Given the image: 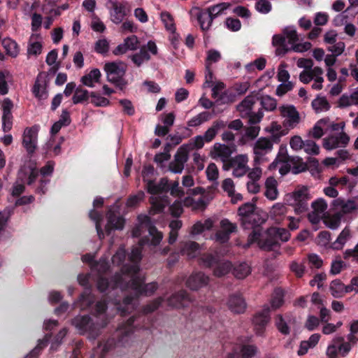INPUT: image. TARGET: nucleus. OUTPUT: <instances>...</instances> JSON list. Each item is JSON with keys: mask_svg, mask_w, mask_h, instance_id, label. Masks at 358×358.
Wrapping results in <instances>:
<instances>
[{"mask_svg": "<svg viewBox=\"0 0 358 358\" xmlns=\"http://www.w3.org/2000/svg\"><path fill=\"white\" fill-rule=\"evenodd\" d=\"M145 243V240H141L139 245L131 250L129 258L132 265H124L120 273H116L110 282L103 277H101L97 282V288L101 292L117 287L122 291L131 290L134 292L133 296H126L122 303L114 302L117 310L122 315L130 313L135 309V299L137 297L141 295L150 296L158 288L157 283L155 282L144 284L145 278L139 273L138 263L141 259V248Z\"/></svg>", "mask_w": 358, "mask_h": 358, "instance_id": "obj_1", "label": "nucleus"}, {"mask_svg": "<svg viewBox=\"0 0 358 358\" xmlns=\"http://www.w3.org/2000/svg\"><path fill=\"white\" fill-rule=\"evenodd\" d=\"M154 174V168L149 166H145L142 171L143 181L146 182V189L149 193L152 194L150 197L151 208L149 211L150 215L162 213L164 208L169 204L168 200L164 197L157 196L160 191L168 189V179L162 178L158 184L155 183L150 176Z\"/></svg>", "mask_w": 358, "mask_h": 358, "instance_id": "obj_2", "label": "nucleus"}, {"mask_svg": "<svg viewBox=\"0 0 358 358\" xmlns=\"http://www.w3.org/2000/svg\"><path fill=\"white\" fill-rule=\"evenodd\" d=\"M259 228H256L249 235L248 245L257 242L258 246L264 250H275L280 248L279 241L287 242L291 237V234L285 228L271 227L269 228L264 238H262Z\"/></svg>", "mask_w": 358, "mask_h": 358, "instance_id": "obj_3", "label": "nucleus"}, {"mask_svg": "<svg viewBox=\"0 0 358 358\" xmlns=\"http://www.w3.org/2000/svg\"><path fill=\"white\" fill-rule=\"evenodd\" d=\"M102 321L92 322L89 316H78L73 320V324L79 330L80 334H88L89 338L94 339L99 334L101 328L104 327L108 320L103 315Z\"/></svg>", "mask_w": 358, "mask_h": 358, "instance_id": "obj_4", "label": "nucleus"}, {"mask_svg": "<svg viewBox=\"0 0 358 358\" xmlns=\"http://www.w3.org/2000/svg\"><path fill=\"white\" fill-rule=\"evenodd\" d=\"M309 199L308 189L303 186L287 194L285 199L289 206L294 207L295 213L300 214L308 209L307 201Z\"/></svg>", "mask_w": 358, "mask_h": 358, "instance_id": "obj_5", "label": "nucleus"}, {"mask_svg": "<svg viewBox=\"0 0 358 358\" xmlns=\"http://www.w3.org/2000/svg\"><path fill=\"white\" fill-rule=\"evenodd\" d=\"M103 70L106 73L108 82L118 86L125 85L123 77L126 71V66L121 62H111L105 64Z\"/></svg>", "mask_w": 358, "mask_h": 358, "instance_id": "obj_6", "label": "nucleus"}, {"mask_svg": "<svg viewBox=\"0 0 358 358\" xmlns=\"http://www.w3.org/2000/svg\"><path fill=\"white\" fill-rule=\"evenodd\" d=\"M239 215L241 217V223L245 229L259 228L258 226L263 222L257 213L255 212V205L250 203H245L238 209Z\"/></svg>", "mask_w": 358, "mask_h": 358, "instance_id": "obj_7", "label": "nucleus"}, {"mask_svg": "<svg viewBox=\"0 0 358 358\" xmlns=\"http://www.w3.org/2000/svg\"><path fill=\"white\" fill-rule=\"evenodd\" d=\"M324 71L322 68L315 66L310 70L302 71L299 76V80L303 84H308L311 81L313 83L311 87L314 90H320L323 87V83L324 81L323 78Z\"/></svg>", "mask_w": 358, "mask_h": 358, "instance_id": "obj_8", "label": "nucleus"}, {"mask_svg": "<svg viewBox=\"0 0 358 358\" xmlns=\"http://www.w3.org/2000/svg\"><path fill=\"white\" fill-rule=\"evenodd\" d=\"M280 116L284 119L283 127L292 129L297 127L301 121L299 113L292 105H284L279 107Z\"/></svg>", "mask_w": 358, "mask_h": 358, "instance_id": "obj_9", "label": "nucleus"}, {"mask_svg": "<svg viewBox=\"0 0 358 358\" xmlns=\"http://www.w3.org/2000/svg\"><path fill=\"white\" fill-rule=\"evenodd\" d=\"M283 34L285 40H287L292 49L295 52H305L310 49L312 46L309 42L298 43L299 41V36L294 27H285L283 30Z\"/></svg>", "mask_w": 358, "mask_h": 358, "instance_id": "obj_10", "label": "nucleus"}, {"mask_svg": "<svg viewBox=\"0 0 358 358\" xmlns=\"http://www.w3.org/2000/svg\"><path fill=\"white\" fill-rule=\"evenodd\" d=\"M158 48L156 43L150 41L146 45L141 46L140 51L131 56V59L137 66H140L144 62L150 59L151 55H157Z\"/></svg>", "mask_w": 358, "mask_h": 358, "instance_id": "obj_11", "label": "nucleus"}, {"mask_svg": "<svg viewBox=\"0 0 358 358\" xmlns=\"http://www.w3.org/2000/svg\"><path fill=\"white\" fill-rule=\"evenodd\" d=\"M273 149V142L264 137L259 138L253 145L252 150L255 155L254 162L255 165L260 164L266 159L264 156Z\"/></svg>", "mask_w": 358, "mask_h": 358, "instance_id": "obj_12", "label": "nucleus"}, {"mask_svg": "<svg viewBox=\"0 0 358 358\" xmlns=\"http://www.w3.org/2000/svg\"><path fill=\"white\" fill-rule=\"evenodd\" d=\"M106 6L109 10L110 20L116 24H120L127 15L125 5L118 0H106Z\"/></svg>", "mask_w": 358, "mask_h": 358, "instance_id": "obj_13", "label": "nucleus"}, {"mask_svg": "<svg viewBox=\"0 0 358 358\" xmlns=\"http://www.w3.org/2000/svg\"><path fill=\"white\" fill-rule=\"evenodd\" d=\"M39 126L35 125L24 129L22 137V145L28 153L32 154L37 148Z\"/></svg>", "mask_w": 358, "mask_h": 358, "instance_id": "obj_14", "label": "nucleus"}, {"mask_svg": "<svg viewBox=\"0 0 358 358\" xmlns=\"http://www.w3.org/2000/svg\"><path fill=\"white\" fill-rule=\"evenodd\" d=\"M209 282V277L201 271L193 272L187 279L186 285L190 289L196 291L206 287Z\"/></svg>", "mask_w": 358, "mask_h": 358, "instance_id": "obj_15", "label": "nucleus"}, {"mask_svg": "<svg viewBox=\"0 0 358 358\" xmlns=\"http://www.w3.org/2000/svg\"><path fill=\"white\" fill-rule=\"evenodd\" d=\"M248 157L247 155H238L231 160L233 176L242 177L248 171Z\"/></svg>", "mask_w": 358, "mask_h": 358, "instance_id": "obj_16", "label": "nucleus"}, {"mask_svg": "<svg viewBox=\"0 0 358 358\" xmlns=\"http://www.w3.org/2000/svg\"><path fill=\"white\" fill-rule=\"evenodd\" d=\"M350 141L349 136L343 131L336 135H331L323 140V146L331 150L338 147L345 146Z\"/></svg>", "mask_w": 358, "mask_h": 358, "instance_id": "obj_17", "label": "nucleus"}, {"mask_svg": "<svg viewBox=\"0 0 358 358\" xmlns=\"http://www.w3.org/2000/svg\"><path fill=\"white\" fill-rule=\"evenodd\" d=\"M313 210L308 214V220L313 224H317L324 216L327 203L323 199H318L312 203Z\"/></svg>", "mask_w": 358, "mask_h": 358, "instance_id": "obj_18", "label": "nucleus"}, {"mask_svg": "<svg viewBox=\"0 0 358 358\" xmlns=\"http://www.w3.org/2000/svg\"><path fill=\"white\" fill-rule=\"evenodd\" d=\"M188 154L180 147L174 156V159L170 162L169 170L174 173H180L184 169V165L187 162Z\"/></svg>", "mask_w": 358, "mask_h": 358, "instance_id": "obj_19", "label": "nucleus"}, {"mask_svg": "<svg viewBox=\"0 0 358 358\" xmlns=\"http://www.w3.org/2000/svg\"><path fill=\"white\" fill-rule=\"evenodd\" d=\"M139 41L136 36L131 35L124 38V41L118 45L113 51L115 55H120L129 50H136L138 48Z\"/></svg>", "mask_w": 358, "mask_h": 358, "instance_id": "obj_20", "label": "nucleus"}, {"mask_svg": "<svg viewBox=\"0 0 358 358\" xmlns=\"http://www.w3.org/2000/svg\"><path fill=\"white\" fill-rule=\"evenodd\" d=\"M189 13L196 16L203 31H207L210 29L214 19L207 9L204 10L198 7H194L190 10Z\"/></svg>", "mask_w": 358, "mask_h": 358, "instance_id": "obj_21", "label": "nucleus"}, {"mask_svg": "<svg viewBox=\"0 0 358 358\" xmlns=\"http://www.w3.org/2000/svg\"><path fill=\"white\" fill-rule=\"evenodd\" d=\"M269 321V308H264L261 312L257 313L253 318L252 322L255 330L258 335H262L266 325Z\"/></svg>", "mask_w": 358, "mask_h": 358, "instance_id": "obj_22", "label": "nucleus"}, {"mask_svg": "<svg viewBox=\"0 0 358 358\" xmlns=\"http://www.w3.org/2000/svg\"><path fill=\"white\" fill-rule=\"evenodd\" d=\"M227 304L229 309L234 313H243L246 309V303L240 294L229 296Z\"/></svg>", "mask_w": 358, "mask_h": 358, "instance_id": "obj_23", "label": "nucleus"}, {"mask_svg": "<svg viewBox=\"0 0 358 358\" xmlns=\"http://www.w3.org/2000/svg\"><path fill=\"white\" fill-rule=\"evenodd\" d=\"M332 206L343 214L351 213L358 209L354 199L345 200L343 198H337L332 201Z\"/></svg>", "mask_w": 358, "mask_h": 358, "instance_id": "obj_24", "label": "nucleus"}, {"mask_svg": "<svg viewBox=\"0 0 358 358\" xmlns=\"http://www.w3.org/2000/svg\"><path fill=\"white\" fill-rule=\"evenodd\" d=\"M231 155V148L224 144L216 143L210 152L211 157L215 159H220L223 162H227Z\"/></svg>", "mask_w": 358, "mask_h": 358, "instance_id": "obj_25", "label": "nucleus"}, {"mask_svg": "<svg viewBox=\"0 0 358 358\" xmlns=\"http://www.w3.org/2000/svg\"><path fill=\"white\" fill-rule=\"evenodd\" d=\"M329 118L325 117L320 119L308 131V136L316 139H320L324 135V131H327L329 129Z\"/></svg>", "mask_w": 358, "mask_h": 358, "instance_id": "obj_26", "label": "nucleus"}, {"mask_svg": "<svg viewBox=\"0 0 358 358\" xmlns=\"http://www.w3.org/2000/svg\"><path fill=\"white\" fill-rule=\"evenodd\" d=\"M289 130V129L286 127H282V126L277 122H272L266 128V131L271 134V141L273 143H278L281 137L288 134Z\"/></svg>", "mask_w": 358, "mask_h": 358, "instance_id": "obj_27", "label": "nucleus"}, {"mask_svg": "<svg viewBox=\"0 0 358 358\" xmlns=\"http://www.w3.org/2000/svg\"><path fill=\"white\" fill-rule=\"evenodd\" d=\"M201 247L194 241H186L181 243L180 252L186 255L189 259H193L200 255Z\"/></svg>", "mask_w": 358, "mask_h": 358, "instance_id": "obj_28", "label": "nucleus"}, {"mask_svg": "<svg viewBox=\"0 0 358 358\" xmlns=\"http://www.w3.org/2000/svg\"><path fill=\"white\" fill-rule=\"evenodd\" d=\"M258 99L254 95H249L246 96L242 102L238 105L237 110L240 113L242 117H245L250 114L254 105L257 101Z\"/></svg>", "mask_w": 358, "mask_h": 358, "instance_id": "obj_29", "label": "nucleus"}, {"mask_svg": "<svg viewBox=\"0 0 358 358\" xmlns=\"http://www.w3.org/2000/svg\"><path fill=\"white\" fill-rule=\"evenodd\" d=\"M46 85L45 77L39 74L36 79L32 89V92L36 98L42 99L47 97Z\"/></svg>", "mask_w": 358, "mask_h": 358, "instance_id": "obj_30", "label": "nucleus"}, {"mask_svg": "<svg viewBox=\"0 0 358 358\" xmlns=\"http://www.w3.org/2000/svg\"><path fill=\"white\" fill-rule=\"evenodd\" d=\"M138 224H136L132 229V236L134 237L140 236L145 230H149V227L151 226L152 222L148 215H140L138 217Z\"/></svg>", "mask_w": 358, "mask_h": 358, "instance_id": "obj_31", "label": "nucleus"}, {"mask_svg": "<svg viewBox=\"0 0 358 358\" xmlns=\"http://www.w3.org/2000/svg\"><path fill=\"white\" fill-rule=\"evenodd\" d=\"M189 299L186 291L182 290L172 295L168 299V305L174 308H180L187 305Z\"/></svg>", "mask_w": 358, "mask_h": 358, "instance_id": "obj_32", "label": "nucleus"}, {"mask_svg": "<svg viewBox=\"0 0 358 358\" xmlns=\"http://www.w3.org/2000/svg\"><path fill=\"white\" fill-rule=\"evenodd\" d=\"M124 225V220L120 216H117L111 210L108 214V223L106 226V230L109 234L113 229H122Z\"/></svg>", "mask_w": 358, "mask_h": 358, "instance_id": "obj_33", "label": "nucleus"}, {"mask_svg": "<svg viewBox=\"0 0 358 358\" xmlns=\"http://www.w3.org/2000/svg\"><path fill=\"white\" fill-rule=\"evenodd\" d=\"M277 186L278 182L274 178L269 177L266 179L265 182L266 190L264 192V195L268 199L273 201L277 199L278 196Z\"/></svg>", "mask_w": 358, "mask_h": 358, "instance_id": "obj_34", "label": "nucleus"}, {"mask_svg": "<svg viewBox=\"0 0 358 358\" xmlns=\"http://www.w3.org/2000/svg\"><path fill=\"white\" fill-rule=\"evenodd\" d=\"M42 52V44L40 36L37 34H32L30 36L27 46V54L29 56H37Z\"/></svg>", "mask_w": 358, "mask_h": 358, "instance_id": "obj_35", "label": "nucleus"}, {"mask_svg": "<svg viewBox=\"0 0 358 358\" xmlns=\"http://www.w3.org/2000/svg\"><path fill=\"white\" fill-rule=\"evenodd\" d=\"M226 124L222 120L215 121L212 126L209 127L204 133L203 137L204 138L206 143L211 142L217 133L223 128H224Z\"/></svg>", "mask_w": 358, "mask_h": 358, "instance_id": "obj_36", "label": "nucleus"}, {"mask_svg": "<svg viewBox=\"0 0 358 358\" xmlns=\"http://www.w3.org/2000/svg\"><path fill=\"white\" fill-rule=\"evenodd\" d=\"M287 161L288 157L287 155H278L275 160L269 165L268 169L270 170L278 169L281 175H285L289 170V168L286 164Z\"/></svg>", "mask_w": 358, "mask_h": 358, "instance_id": "obj_37", "label": "nucleus"}, {"mask_svg": "<svg viewBox=\"0 0 358 358\" xmlns=\"http://www.w3.org/2000/svg\"><path fill=\"white\" fill-rule=\"evenodd\" d=\"M134 318L132 317L128 321L120 326L117 329V334L120 337V341L123 342L127 337H129L134 331L133 323Z\"/></svg>", "mask_w": 358, "mask_h": 358, "instance_id": "obj_38", "label": "nucleus"}, {"mask_svg": "<svg viewBox=\"0 0 358 358\" xmlns=\"http://www.w3.org/2000/svg\"><path fill=\"white\" fill-rule=\"evenodd\" d=\"M206 141L203 136L199 135L192 138L187 143L182 145L181 150H184L187 154L194 149H201L203 148Z\"/></svg>", "mask_w": 358, "mask_h": 358, "instance_id": "obj_39", "label": "nucleus"}, {"mask_svg": "<svg viewBox=\"0 0 358 358\" xmlns=\"http://www.w3.org/2000/svg\"><path fill=\"white\" fill-rule=\"evenodd\" d=\"M101 72L98 69L92 70L89 73L81 78L82 83L87 87H93L96 83L99 81Z\"/></svg>", "mask_w": 358, "mask_h": 358, "instance_id": "obj_40", "label": "nucleus"}, {"mask_svg": "<svg viewBox=\"0 0 358 358\" xmlns=\"http://www.w3.org/2000/svg\"><path fill=\"white\" fill-rule=\"evenodd\" d=\"M232 268L231 263L229 261L217 262L213 269V275L220 278L229 273Z\"/></svg>", "mask_w": 358, "mask_h": 358, "instance_id": "obj_41", "label": "nucleus"}, {"mask_svg": "<svg viewBox=\"0 0 358 358\" xmlns=\"http://www.w3.org/2000/svg\"><path fill=\"white\" fill-rule=\"evenodd\" d=\"M231 6L230 3L222 2L207 8L213 19L226 14V10Z\"/></svg>", "mask_w": 358, "mask_h": 358, "instance_id": "obj_42", "label": "nucleus"}, {"mask_svg": "<svg viewBox=\"0 0 358 358\" xmlns=\"http://www.w3.org/2000/svg\"><path fill=\"white\" fill-rule=\"evenodd\" d=\"M213 226V221L210 219H206L203 222L201 221L196 222L192 227L190 234L192 235H198L204 230H209Z\"/></svg>", "mask_w": 358, "mask_h": 358, "instance_id": "obj_43", "label": "nucleus"}, {"mask_svg": "<svg viewBox=\"0 0 358 358\" xmlns=\"http://www.w3.org/2000/svg\"><path fill=\"white\" fill-rule=\"evenodd\" d=\"M38 175L37 171L35 167L34 166H29L28 168H26L25 166L22 167L19 173H18V177L22 180H24L26 177H28L27 179V183L31 184L36 179V176Z\"/></svg>", "mask_w": 358, "mask_h": 358, "instance_id": "obj_44", "label": "nucleus"}, {"mask_svg": "<svg viewBox=\"0 0 358 358\" xmlns=\"http://www.w3.org/2000/svg\"><path fill=\"white\" fill-rule=\"evenodd\" d=\"M330 292L335 298H341L347 293L345 285L339 280H335L331 282Z\"/></svg>", "mask_w": 358, "mask_h": 358, "instance_id": "obj_45", "label": "nucleus"}, {"mask_svg": "<svg viewBox=\"0 0 358 358\" xmlns=\"http://www.w3.org/2000/svg\"><path fill=\"white\" fill-rule=\"evenodd\" d=\"M350 237V230L345 228L339 234L336 240L331 243V248L334 250H341L343 248L347 241Z\"/></svg>", "mask_w": 358, "mask_h": 358, "instance_id": "obj_46", "label": "nucleus"}, {"mask_svg": "<svg viewBox=\"0 0 358 358\" xmlns=\"http://www.w3.org/2000/svg\"><path fill=\"white\" fill-rule=\"evenodd\" d=\"M250 273L251 268L247 263H239L234 266L233 274L237 278L243 279Z\"/></svg>", "mask_w": 358, "mask_h": 358, "instance_id": "obj_47", "label": "nucleus"}, {"mask_svg": "<svg viewBox=\"0 0 358 358\" xmlns=\"http://www.w3.org/2000/svg\"><path fill=\"white\" fill-rule=\"evenodd\" d=\"M211 117L210 113L208 112H202L191 118L187 123L189 127H196L200 126L203 123L208 121Z\"/></svg>", "mask_w": 358, "mask_h": 358, "instance_id": "obj_48", "label": "nucleus"}, {"mask_svg": "<svg viewBox=\"0 0 358 358\" xmlns=\"http://www.w3.org/2000/svg\"><path fill=\"white\" fill-rule=\"evenodd\" d=\"M161 20L165 27V29L171 34L176 32V25L173 17L167 11H163L160 15Z\"/></svg>", "mask_w": 358, "mask_h": 358, "instance_id": "obj_49", "label": "nucleus"}, {"mask_svg": "<svg viewBox=\"0 0 358 358\" xmlns=\"http://www.w3.org/2000/svg\"><path fill=\"white\" fill-rule=\"evenodd\" d=\"M311 105L313 110L317 113L327 111L330 108L329 103L326 98L320 96H317L313 99Z\"/></svg>", "mask_w": 358, "mask_h": 358, "instance_id": "obj_50", "label": "nucleus"}, {"mask_svg": "<svg viewBox=\"0 0 358 358\" xmlns=\"http://www.w3.org/2000/svg\"><path fill=\"white\" fill-rule=\"evenodd\" d=\"M341 215L337 213L324 216L322 218H324V223L327 227L331 229H336L341 224Z\"/></svg>", "mask_w": 358, "mask_h": 358, "instance_id": "obj_51", "label": "nucleus"}, {"mask_svg": "<svg viewBox=\"0 0 358 358\" xmlns=\"http://www.w3.org/2000/svg\"><path fill=\"white\" fill-rule=\"evenodd\" d=\"M284 292L280 289H275L272 295V298L271 300V307L273 309L276 310L282 306L283 304L284 300Z\"/></svg>", "mask_w": 358, "mask_h": 358, "instance_id": "obj_52", "label": "nucleus"}, {"mask_svg": "<svg viewBox=\"0 0 358 358\" xmlns=\"http://www.w3.org/2000/svg\"><path fill=\"white\" fill-rule=\"evenodd\" d=\"M148 234L151 237L150 244L154 246L158 245L164 237L162 232L158 231L152 224L149 227Z\"/></svg>", "mask_w": 358, "mask_h": 358, "instance_id": "obj_53", "label": "nucleus"}, {"mask_svg": "<svg viewBox=\"0 0 358 358\" xmlns=\"http://www.w3.org/2000/svg\"><path fill=\"white\" fill-rule=\"evenodd\" d=\"M257 352V348L253 345H244L240 348L237 354L241 358H252Z\"/></svg>", "mask_w": 358, "mask_h": 358, "instance_id": "obj_54", "label": "nucleus"}, {"mask_svg": "<svg viewBox=\"0 0 358 358\" xmlns=\"http://www.w3.org/2000/svg\"><path fill=\"white\" fill-rule=\"evenodd\" d=\"M287 212V207L282 203H278L273 206L271 210V215L276 221L280 222L281 220L280 217L285 215Z\"/></svg>", "mask_w": 358, "mask_h": 358, "instance_id": "obj_55", "label": "nucleus"}, {"mask_svg": "<svg viewBox=\"0 0 358 358\" xmlns=\"http://www.w3.org/2000/svg\"><path fill=\"white\" fill-rule=\"evenodd\" d=\"M3 46L5 48L6 53L12 57H16L18 54L19 50L16 42L10 39H6L3 41Z\"/></svg>", "mask_w": 358, "mask_h": 358, "instance_id": "obj_56", "label": "nucleus"}, {"mask_svg": "<svg viewBox=\"0 0 358 358\" xmlns=\"http://www.w3.org/2000/svg\"><path fill=\"white\" fill-rule=\"evenodd\" d=\"M199 263L201 266L209 268L216 264L217 259L211 254L204 253L199 257Z\"/></svg>", "mask_w": 358, "mask_h": 358, "instance_id": "obj_57", "label": "nucleus"}, {"mask_svg": "<svg viewBox=\"0 0 358 358\" xmlns=\"http://www.w3.org/2000/svg\"><path fill=\"white\" fill-rule=\"evenodd\" d=\"M113 344L112 341H108L104 344H99L93 351L92 357L95 358H102L105 354L109 350Z\"/></svg>", "mask_w": 358, "mask_h": 358, "instance_id": "obj_58", "label": "nucleus"}, {"mask_svg": "<svg viewBox=\"0 0 358 358\" xmlns=\"http://www.w3.org/2000/svg\"><path fill=\"white\" fill-rule=\"evenodd\" d=\"M88 99V92L86 90L78 87L75 90L72 100L74 104L81 103Z\"/></svg>", "mask_w": 358, "mask_h": 358, "instance_id": "obj_59", "label": "nucleus"}, {"mask_svg": "<svg viewBox=\"0 0 358 358\" xmlns=\"http://www.w3.org/2000/svg\"><path fill=\"white\" fill-rule=\"evenodd\" d=\"M261 105L265 110L272 111L276 108L277 103L274 98L270 96H263L261 98Z\"/></svg>", "mask_w": 358, "mask_h": 358, "instance_id": "obj_60", "label": "nucleus"}, {"mask_svg": "<svg viewBox=\"0 0 358 358\" xmlns=\"http://www.w3.org/2000/svg\"><path fill=\"white\" fill-rule=\"evenodd\" d=\"M345 48V43L341 41H336L333 44L328 45L327 50L334 56H339L343 52Z\"/></svg>", "mask_w": 358, "mask_h": 358, "instance_id": "obj_61", "label": "nucleus"}, {"mask_svg": "<svg viewBox=\"0 0 358 358\" xmlns=\"http://www.w3.org/2000/svg\"><path fill=\"white\" fill-rule=\"evenodd\" d=\"M272 8L271 2L267 0H258L255 3V9L260 13L267 14Z\"/></svg>", "mask_w": 358, "mask_h": 358, "instance_id": "obj_62", "label": "nucleus"}, {"mask_svg": "<svg viewBox=\"0 0 358 358\" xmlns=\"http://www.w3.org/2000/svg\"><path fill=\"white\" fill-rule=\"evenodd\" d=\"M303 148L308 155H317L320 153L319 146L311 140L306 141Z\"/></svg>", "mask_w": 358, "mask_h": 358, "instance_id": "obj_63", "label": "nucleus"}, {"mask_svg": "<svg viewBox=\"0 0 358 358\" xmlns=\"http://www.w3.org/2000/svg\"><path fill=\"white\" fill-rule=\"evenodd\" d=\"M109 50V43L106 38L99 39L94 44V50L99 54H105Z\"/></svg>", "mask_w": 358, "mask_h": 358, "instance_id": "obj_64", "label": "nucleus"}]
</instances>
